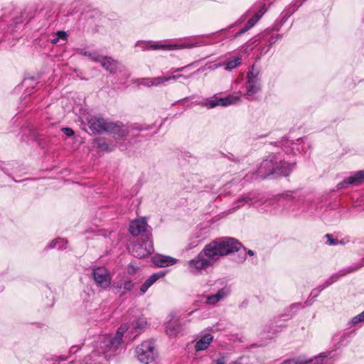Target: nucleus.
<instances>
[{"instance_id":"obj_1","label":"nucleus","mask_w":364,"mask_h":364,"mask_svg":"<svg viewBox=\"0 0 364 364\" xmlns=\"http://www.w3.org/2000/svg\"><path fill=\"white\" fill-rule=\"evenodd\" d=\"M146 325V321L144 318H139L132 322L130 338L132 340L136 338ZM129 329L127 324H122L117 331L115 336H102L96 341L95 348L91 354L85 357L82 364H101L98 360L101 357L106 360L118 355L122 349L123 336Z\"/></svg>"},{"instance_id":"obj_2","label":"nucleus","mask_w":364,"mask_h":364,"mask_svg":"<svg viewBox=\"0 0 364 364\" xmlns=\"http://www.w3.org/2000/svg\"><path fill=\"white\" fill-rule=\"evenodd\" d=\"M246 248L237 239L230 237L216 238L206 244L193 259L188 262V269L193 274H200L213 267L222 257Z\"/></svg>"},{"instance_id":"obj_3","label":"nucleus","mask_w":364,"mask_h":364,"mask_svg":"<svg viewBox=\"0 0 364 364\" xmlns=\"http://www.w3.org/2000/svg\"><path fill=\"white\" fill-rule=\"evenodd\" d=\"M295 162L287 161L281 153L271 154L264 159L255 172L248 173L244 180L246 182H253L262 180L268 176H288L294 170Z\"/></svg>"},{"instance_id":"obj_4","label":"nucleus","mask_w":364,"mask_h":364,"mask_svg":"<svg viewBox=\"0 0 364 364\" xmlns=\"http://www.w3.org/2000/svg\"><path fill=\"white\" fill-rule=\"evenodd\" d=\"M137 360L144 364L152 363L157 357L155 343L152 339L143 341L135 349Z\"/></svg>"},{"instance_id":"obj_5","label":"nucleus","mask_w":364,"mask_h":364,"mask_svg":"<svg viewBox=\"0 0 364 364\" xmlns=\"http://www.w3.org/2000/svg\"><path fill=\"white\" fill-rule=\"evenodd\" d=\"M129 252L138 258H144L154 252L152 239H142L141 242H134L128 247Z\"/></svg>"},{"instance_id":"obj_6","label":"nucleus","mask_w":364,"mask_h":364,"mask_svg":"<svg viewBox=\"0 0 364 364\" xmlns=\"http://www.w3.org/2000/svg\"><path fill=\"white\" fill-rule=\"evenodd\" d=\"M151 228L148 225L144 218H137L130 222L129 232L133 236L141 235L142 239H152Z\"/></svg>"},{"instance_id":"obj_7","label":"nucleus","mask_w":364,"mask_h":364,"mask_svg":"<svg viewBox=\"0 0 364 364\" xmlns=\"http://www.w3.org/2000/svg\"><path fill=\"white\" fill-rule=\"evenodd\" d=\"M91 277L96 286L102 289H107L112 282V277L108 269L99 267L92 269Z\"/></svg>"},{"instance_id":"obj_8","label":"nucleus","mask_w":364,"mask_h":364,"mask_svg":"<svg viewBox=\"0 0 364 364\" xmlns=\"http://www.w3.org/2000/svg\"><path fill=\"white\" fill-rule=\"evenodd\" d=\"M291 134H292L291 132L289 133V134L287 136H284L282 139V140L278 142L279 144V146L282 147V149H283V151L287 155H289V154L295 155L296 154V152H300L301 149V151L304 150V145L300 149L299 144H296L294 142L295 140L296 141L304 142V138L299 137V138L294 139L291 136Z\"/></svg>"},{"instance_id":"obj_9","label":"nucleus","mask_w":364,"mask_h":364,"mask_svg":"<svg viewBox=\"0 0 364 364\" xmlns=\"http://www.w3.org/2000/svg\"><path fill=\"white\" fill-rule=\"evenodd\" d=\"M186 322V318H181L176 314H171L169 315V319L165 325L166 333L169 336H175L183 330Z\"/></svg>"},{"instance_id":"obj_10","label":"nucleus","mask_w":364,"mask_h":364,"mask_svg":"<svg viewBox=\"0 0 364 364\" xmlns=\"http://www.w3.org/2000/svg\"><path fill=\"white\" fill-rule=\"evenodd\" d=\"M87 121V125L93 134L105 133L109 124V121L107 119L97 116L90 117Z\"/></svg>"},{"instance_id":"obj_11","label":"nucleus","mask_w":364,"mask_h":364,"mask_svg":"<svg viewBox=\"0 0 364 364\" xmlns=\"http://www.w3.org/2000/svg\"><path fill=\"white\" fill-rule=\"evenodd\" d=\"M364 183V170L355 172L353 175L344 178L338 183V189H344L349 186H359Z\"/></svg>"},{"instance_id":"obj_12","label":"nucleus","mask_w":364,"mask_h":364,"mask_svg":"<svg viewBox=\"0 0 364 364\" xmlns=\"http://www.w3.org/2000/svg\"><path fill=\"white\" fill-rule=\"evenodd\" d=\"M364 266L362 262L355 263L349 267L339 270L338 272L333 274L328 279H327L331 284L337 282L341 277H344L350 273L354 272Z\"/></svg>"},{"instance_id":"obj_13","label":"nucleus","mask_w":364,"mask_h":364,"mask_svg":"<svg viewBox=\"0 0 364 364\" xmlns=\"http://www.w3.org/2000/svg\"><path fill=\"white\" fill-rule=\"evenodd\" d=\"M129 130L122 122H109L105 133L112 134L119 137H124L128 135Z\"/></svg>"},{"instance_id":"obj_14","label":"nucleus","mask_w":364,"mask_h":364,"mask_svg":"<svg viewBox=\"0 0 364 364\" xmlns=\"http://www.w3.org/2000/svg\"><path fill=\"white\" fill-rule=\"evenodd\" d=\"M267 11V8L265 4H264L259 11L253 15V16L249 19V21L246 23L244 28L240 29L238 32L235 35V38L239 37L246 33L248 30L252 28L256 23L260 19V18Z\"/></svg>"},{"instance_id":"obj_15","label":"nucleus","mask_w":364,"mask_h":364,"mask_svg":"<svg viewBox=\"0 0 364 364\" xmlns=\"http://www.w3.org/2000/svg\"><path fill=\"white\" fill-rule=\"evenodd\" d=\"M260 200L259 195L256 193H249L248 194L243 196L242 197L239 198L235 203L237 204L232 209L234 210H237L241 206H243L245 204L248 205L249 206L258 203Z\"/></svg>"},{"instance_id":"obj_16","label":"nucleus","mask_w":364,"mask_h":364,"mask_svg":"<svg viewBox=\"0 0 364 364\" xmlns=\"http://www.w3.org/2000/svg\"><path fill=\"white\" fill-rule=\"evenodd\" d=\"M151 261L158 267H166L176 264L177 259L170 256L156 254L151 257Z\"/></svg>"},{"instance_id":"obj_17","label":"nucleus","mask_w":364,"mask_h":364,"mask_svg":"<svg viewBox=\"0 0 364 364\" xmlns=\"http://www.w3.org/2000/svg\"><path fill=\"white\" fill-rule=\"evenodd\" d=\"M98 63L101 64L104 69L112 75L117 73L120 65L117 60H114L111 57L104 55H102V59Z\"/></svg>"},{"instance_id":"obj_18","label":"nucleus","mask_w":364,"mask_h":364,"mask_svg":"<svg viewBox=\"0 0 364 364\" xmlns=\"http://www.w3.org/2000/svg\"><path fill=\"white\" fill-rule=\"evenodd\" d=\"M230 292V287L225 286L219 289L215 294L207 296L206 304L215 305L229 295Z\"/></svg>"},{"instance_id":"obj_19","label":"nucleus","mask_w":364,"mask_h":364,"mask_svg":"<svg viewBox=\"0 0 364 364\" xmlns=\"http://www.w3.org/2000/svg\"><path fill=\"white\" fill-rule=\"evenodd\" d=\"M217 41H196L193 42L183 43L180 44H173V50L174 49H182V48H192L194 47L211 45Z\"/></svg>"},{"instance_id":"obj_20","label":"nucleus","mask_w":364,"mask_h":364,"mask_svg":"<svg viewBox=\"0 0 364 364\" xmlns=\"http://www.w3.org/2000/svg\"><path fill=\"white\" fill-rule=\"evenodd\" d=\"M213 336L210 333L203 335L196 343L195 349L196 351L204 350L207 349L213 341Z\"/></svg>"},{"instance_id":"obj_21","label":"nucleus","mask_w":364,"mask_h":364,"mask_svg":"<svg viewBox=\"0 0 364 364\" xmlns=\"http://www.w3.org/2000/svg\"><path fill=\"white\" fill-rule=\"evenodd\" d=\"M260 69L255 67V65H252L247 73V82L250 83H260Z\"/></svg>"},{"instance_id":"obj_22","label":"nucleus","mask_w":364,"mask_h":364,"mask_svg":"<svg viewBox=\"0 0 364 364\" xmlns=\"http://www.w3.org/2000/svg\"><path fill=\"white\" fill-rule=\"evenodd\" d=\"M261 90V83L246 82V95L250 100L255 99V95Z\"/></svg>"},{"instance_id":"obj_23","label":"nucleus","mask_w":364,"mask_h":364,"mask_svg":"<svg viewBox=\"0 0 364 364\" xmlns=\"http://www.w3.org/2000/svg\"><path fill=\"white\" fill-rule=\"evenodd\" d=\"M304 1L305 0H294L282 12L283 18H287L291 16L299 9V7L302 5Z\"/></svg>"},{"instance_id":"obj_24","label":"nucleus","mask_w":364,"mask_h":364,"mask_svg":"<svg viewBox=\"0 0 364 364\" xmlns=\"http://www.w3.org/2000/svg\"><path fill=\"white\" fill-rule=\"evenodd\" d=\"M22 22L21 17L15 18L12 20V22L9 25H5L3 21H0V23H1L0 27L1 31L0 33L3 35H6V33L11 32L13 31V29L16 27V25L18 23H21Z\"/></svg>"},{"instance_id":"obj_25","label":"nucleus","mask_w":364,"mask_h":364,"mask_svg":"<svg viewBox=\"0 0 364 364\" xmlns=\"http://www.w3.org/2000/svg\"><path fill=\"white\" fill-rule=\"evenodd\" d=\"M240 100L237 95H230L225 97L218 98L219 106L227 107L233 104H236Z\"/></svg>"},{"instance_id":"obj_26","label":"nucleus","mask_w":364,"mask_h":364,"mask_svg":"<svg viewBox=\"0 0 364 364\" xmlns=\"http://www.w3.org/2000/svg\"><path fill=\"white\" fill-rule=\"evenodd\" d=\"M138 83L146 87L158 86L163 84V80L161 77L141 78L138 80Z\"/></svg>"},{"instance_id":"obj_27","label":"nucleus","mask_w":364,"mask_h":364,"mask_svg":"<svg viewBox=\"0 0 364 364\" xmlns=\"http://www.w3.org/2000/svg\"><path fill=\"white\" fill-rule=\"evenodd\" d=\"M95 143L97 149L105 151H112L114 150V145L108 144L105 138L99 137L95 139Z\"/></svg>"},{"instance_id":"obj_28","label":"nucleus","mask_w":364,"mask_h":364,"mask_svg":"<svg viewBox=\"0 0 364 364\" xmlns=\"http://www.w3.org/2000/svg\"><path fill=\"white\" fill-rule=\"evenodd\" d=\"M349 334L347 333H343L340 336L334 337L335 344L334 347L336 349H339L346 346L348 343Z\"/></svg>"},{"instance_id":"obj_29","label":"nucleus","mask_w":364,"mask_h":364,"mask_svg":"<svg viewBox=\"0 0 364 364\" xmlns=\"http://www.w3.org/2000/svg\"><path fill=\"white\" fill-rule=\"evenodd\" d=\"M77 53L86 57L90 58L92 61L98 63L102 59V55L97 51H85L82 49H77Z\"/></svg>"},{"instance_id":"obj_30","label":"nucleus","mask_w":364,"mask_h":364,"mask_svg":"<svg viewBox=\"0 0 364 364\" xmlns=\"http://www.w3.org/2000/svg\"><path fill=\"white\" fill-rule=\"evenodd\" d=\"M242 58L240 56H235L232 58H228L225 62V70H231L241 64Z\"/></svg>"},{"instance_id":"obj_31","label":"nucleus","mask_w":364,"mask_h":364,"mask_svg":"<svg viewBox=\"0 0 364 364\" xmlns=\"http://www.w3.org/2000/svg\"><path fill=\"white\" fill-rule=\"evenodd\" d=\"M68 241L64 238L53 240L48 245L50 248H57L58 250H65Z\"/></svg>"},{"instance_id":"obj_32","label":"nucleus","mask_w":364,"mask_h":364,"mask_svg":"<svg viewBox=\"0 0 364 364\" xmlns=\"http://www.w3.org/2000/svg\"><path fill=\"white\" fill-rule=\"evenodd\" d=\"M275 198L278 202H282L283 200L291 201L294 199V196H293L292 191H287L284 193L277 195Z\"/></svg>"},{"instance_id":"obj_33","label":"nucleus","mask_w":364,"mask_h":364,"mask_svg":"<svg viewBox=\"0 0 364 364\" xmlns=\"http://www.w3.org/2000/svg\"><path fill=\"white\" fill-rule=\"evenodd\" d=\"M328 354L323 353L319 354L318 356L314 357V358L307 359L306 358V364H322L323 361L325 358L328 357Z\"/></svg>"},{"instance_id":"obj_34","label":"nucleus","mask_w":364,"mask_h":364,"mask_svg":"<svg viewBox=\"0 0 364 364\" xmlns=\"http://www.w3.org/2000/svg\"><path fill=\"white\" fill-rule=\"evenodd\" d=\"M151 50H173V46L169 44H164L160 42L152 43L149 45Z\"/></svg>"},{"instance_id":"obj_35","label":"nucleus","mask_w":364,"mask_h":364,"mask_svg":"<svg viewBox=\"0 0 364 364\" xmlns=\"http://www.w3.org/2000/svg\"><path fill=\"white\" fill-rule=\"evenodd\" d=\"M198 105H201L203 107H207L208 109H213L217 106H219L218 98L215 97L214 99L208 100L204 102H197Z\"/></svg>"},{"instance_id":"obj_36","label":"nucleus","mask_w":364,"mask_h":364,"mask_svg":"<svg viewBox=\"0 0 364 364\" xmlns=\"http://www.w3.org/2000/svg\"><path fill=\"white\" fill-rule=\"evenodd\" d=\"M306 360L304 357H297L284 360L281 364H306Z\"/></svg>"},{"instance_id":"obj_37","label":"nucleus","mask_w":364,"mask_h":364,"mask_svg":"<svg viewBox=\"0 0 364 364\" xmlns=\"http://www.w3.org/2000/svg\"><path fill=\"white\" fill-rule=\"evenodd\" d=\"M321 291H319L318 287L314 289L310 294V296H309L310 299H309L306 301V305L307 306L311 305L313 304L314 299L319 295V294Z\"/></svg>"},{"instance_id":"obj_38","label":"nucleus","mask_w":364,"mask_h":364,"mask_svg":"<svg viewBox=\"0 0 364 364\" xmlns=\"http://www.w3.org/2000/svg\"><path fill=\"white\" fill-rule=\"evenodd\" d=\"M68 359V356L65 355H53L50 359H48L50 364H59L62 361H65Z\"/></svg>"},{"instance_id":"obj_39","label":"nucleus","mask_w":364,"mask_h":364,"mask_svg":"<svg viewBox=\"0 0 364 364\" xmlns=\"http://www.w3.org/2000/svg\"><path fill=\"white\" fill-rule=\"evenodd\" d=\"M134 287V284L131 280H127L123 283L124 291L121 294H124L127 291H131Z\"/></svg>"},{"instance_id":"obj_40","label":"nucleus","mask_w":364,"mask_h":364,"mask_svg":"<svg viewBox=\"0 0 364 364\" xmlns=\"http://www.w3.org/2000/svg\"><path fill=\"white\" fill-rule=\"evenodd\" d=\"M166 272L165 271H160L159 272H156L152 274L149 278L153 282V284H154L158 279L160 278H162L165 276Z\"/></svg>"},{"instance_id":"obj_41","label":"nucleus","mask_w":364,"mask_h":364,"mask_svg":"<svg viewBox=\"0 0 364 364\" xmlns=\"http://www.w3.org/2000/svg\"><path fill=\"white\" fill-rule=\"evenodd\" d=\"M362 321H364V311L351 319V323L353 325H355Z\"/></svg>"},{"instance_id":"obj_42","label":"nucleus","mask_w":364,"mask_h":364,"mask_svg":"<svg viewBox=\"0 0 364 364\" xmlns=\"http://www.w3.org/2000/svg\"><path fill=\"white\" fill-rule=\"evenodd\" d=\"M132 128L133 129H136L138 131H144V130H148V129H151L152 125L150 126V125H145V124H134V125H132Z\"/></svg>"},{"instance_id":"obj_43","label":"nucleus","mask_w":364,"mask_h":364,"mask_svg":"<svg viewBox=\"0 0 364 364\" xmlns=\"http://www.w3.org/2000/svg\"><path fill=\"white\" fill-rule=\"evenodd\" d=\"M135 46L139 47L141 49V50H143V51L150 49L149 44L148 42H144V41H137L136 43Z\"/></svg>"},{"instance_id":"obj_44","label":"nucleus","mask_w":364,"mask_h":364,"mask_svg":"<svg viewBox=\"0 0 364 364\" xmlns=\"http://www.w3.org/2000/svg\"><path fill=\"white\" fill-rule=\"evenodd\" d=\"M325 237L327 238L326 244L328 245H338V240L333 239L332 235L330 234H326Z\"/></svg>"},{"instance_id":"obj_45","label":"nucleus","mask_w":364,"mask_h":364,"mask_svg":"<svg viewBox=\"0 0 364 364\" xmlns=\"http://www.w3.org/2000/svg\"><path fill=\"white\" fill-rule=\"evenodd\" d=\"M163 80V84L169 81V80H176L178 78H181V74L176 75V73L173 74L172 75L168 76V77H161Z\"/></svg>"},{"instance_id":"obj_46","label":"nucleus","mask_w":364,"mask_h":364,"mask_svg":"<svg viewBox=\"0 0 364 364\" xmlns=\"http://www.w3.org/2000/svg\"><path fill=\"white\" fill-rule=\"evenodd\" d=\"M55 36L59 39V40H63V41H67L68 39V34L66 32L63 31H58L56 33H55Z\"/></svg>"},{"instance_id":"obj_47","label":"nucleus","mask_w":364,"mask_h":364,"mask_svg":"<svg viewBox=\"0 0 364 364\" xmlns=\"http://www.w3.org/2000/svg\"><path fill=\"white\" fill-rule=\"evenodd\" d=\"M61 132L66 136H73L75 134L74 131L73 129L70 128V127H63L61 129Z\"/></svg>"},{"instance_id":"obj_48","label":"nucleus","mask_w":364,"mask_h":364,"mask_svg":"<svg viewBox=\"0 0 364 364\" xmlns=\"http://www.w3.org/2000/svg\"><path fill=\"white\" fill-rule=\"evenodd\" d=\"M282 37V36L280 34H277L275 36H271L269 39V46H272L273 44H274L279 39H281Z\"/></svg>"},{"instance_id":"obj_49","label":"nucleus","mask_w":364,"mask_h":364,"mask_svg":"<svg viewBox=\"0 0 364 364\" xmlns=\"http://www.w3.org/2000/svg\"><path fill=\"white\" fill-rule=\"evenodd\" d=\"M138 269V267L134 265L133 263H130L127 268V272L129 274H134L136 273V270Z\"/></svg>"},{"instance_id":"obj_50","label":"nucleus","mask_w":364,"mask_h":364,"mask_svg":"<svg viewBox=\"0 0 364 364\" xmlns=\"http://www.w3.org/2000/svg\"><path fill=\"white\" fill-rule=\"evenodd\" d=\"M331 285V282L328 279H326L322 284H320L318 287L319 288V291H323V289H326Z\"/></svg>"},{"instance_id":"obj_51","label":"nucleus","mask_w":364,"mask_h":364,"mask_svg":"<svg viewBox=\"0 0 364 364\" xmlns=\"http://www.w3.org/2000/svg\"><path fill=\"white\" fill-rule=\"evenodd\" d=\"M191 65H186V66H183V67H181V68H177V69H175L172 71V74H174V73H180V72H182V71H184L185 70H186L188 67H190Z\"/></svg>"},{"instance_id":"obj_52","label":"nucleus","mask_w":364,"mask_h":364,"mask_svg":"<svg viewBox=\"0 0 364 364\" xmlns=\"http://www.w3.org/2000/svg\"><path fill=\"white\" fill-rule=\"evenodd\" d=\"M271 47L272 46H269V44L267 46L262 47L261 48V54H266L267 53H268Z\"/></svg>"},{"instance_id":"obj_53","label":"nucleus","mask_w":364,"mask_h":364,"mask_svg":"<svg viewBox=\"0 0 364 364\" xmlns=\"http://www.w3.org/2000/svg\"><path fill=\"white\" fill-rule=\"evenodd\" d=\"M304 306L302 305L301 303H296V304H292L289 308L291 310H293L294 309H299V308H303Z\"/></svg>"},{"instance_id":"obj_54","label":"nucleus","mask_w":364,"mask_h":364,"mask_svg":"<svg viewBox=\"0 0 364 364\" xmlns=\"http://www.w3.org/2000/svg\"><path fill=\"white\" fill-rule=\"evenodd\" d=\"M80 348L77 346H73L70 348V353H75Z\"/></svg>"},{"instance_id":"obj_55","label":"nucleus","mask_w":364,"mask_h":364,"mask_svg":"<svg viewBox=\"0 0 364 364\" xmlns=\"http://www.w3.org/2000/svg\"><path fill=\"white\" fill-rule=\"evenodd\" d=\"M148 289L149 287L143 283L140 287L141 294H144L148 290Z\"/></svg>"},{"instance_id":"obj_56","label":"nucleus","mask_w":364,"mask_h":364,"mask_svg":"<svg viewBox=\"0 0 364 364\" xmlns=\"http://www.w3.org/2000/svg\"><path fill=\"white\" fill-rule=\"evenodd\" d=\"M144 284H146L149 288L153 284V282L150 279V278H148L145 280L144 282Z\"/></svg>"},{"instance_id":"obj_57","label":"nucleus","mask_w":364,"mask_h":364,"mask_svg":"<svg viewBox=\"0 0 364 364\" xmlns=\"http://www.w3.org/2000/svg\"><path fill=\"white\" fill-rule=\"evenodd\" d=\"M114 289H116L117 292H119V290L123 288V284H116L114 286Z\"/></svg>"},{"instance_id":"obj_58","label":"nucleus","mask_w":364,"mask_h":364,"mask_svg":"<svg viewBox=\"0 0 364 364\" xmlns=\"http://www.w3.org/2000/svg\"><path fill=\"white\" fill-rule=\"evenodd\" d=\"M225 359L224 358H220L216 360L215 364H225Z\"/></svg>"},{"instance_id":"obj_59","label":"nucleus","mask_w":364,"mask_h":364,"mask_svg":"<svg viewBox=\"0 0 364 364\" xmlns=\"http://www.w3.org/2000/svg\"><path fill=\"white\" fill-rule=\"evenodd\" d=\"M60 40L55 36L54 38L50 39V43L52 44H56Z\"/></svg>"},{"instance_id":"obj_60","label":"nucleus","mask_w":364,"mask_h":364,"mask_svg":"<svg viewBox=\"0 0 364 364\" xmlns=\"http://www.w3.org/2000/svg\"><path fill=\"white\" fill-rule=\"evenodd\" d=\"M244 252H246V254L248 255L249 256H253L255 255L254 251L251 250H246Z\"/></svg>"},{"instance_id":"obj_61","label":"nucleus","mask_w":364,"mask_h":364,"mask_svg":"<svg viewBox=\"0 0 364 364\" xmlns=\"http://www.w3.org/2000/svg\"><path fill=\"white\" fill-rule=\"evenodd\" d=\"M348 241H346L345 239H342L341 240H338V245H346Z\"/></svg>"},{"instance_id":"obj_62","label":"nucleus","mask_w":364,"mask_h":364,"mask_svg":"<svg viewBox=\"0 0 364 364\" xmlns=\"http://www.w3.org/2000/svg\"><path fill=\"white\" fill-rule=\"evenodd\" d=\"M188 77H189V76H186V75H181V78L188 79Z\"/></svg>"},{"instance_id":"obj_63","label":"nucleus","mask_w":364,"mask_h":364,"mask_svg":"<svg viewBox=\"0 0 364 364\" xmlns=\"http://www.w3.org/2000/svg\"><path fill=\"white\" fill-rule=\"evenodd\" d=\"M227 30H228L227 28L221 29V30H220L218 32H220V33H225V32H226V31H227Z\"/></svg>"},{"instance_id":"obj_64","label":"nucleus","mask_w":364,"mask_h":364,"mask_svg":"<svg viewBox=\"0 0 364 364\" xmlns=\"http://www.w3.org/2000/svg\"><path fill=\"white\" fill-rule=\"evenodd\" d=\"M212 35L213 34H208V35L203 36V37L210 38L212 36Z\"/></svg>"}]
</instances>
